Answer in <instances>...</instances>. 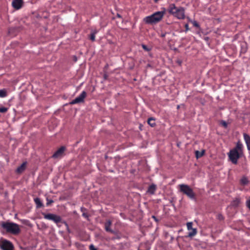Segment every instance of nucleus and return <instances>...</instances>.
Segmentation results:
<instances>
[{"label":"nucleus","instance_id":"f257e3e1","mask_svg":"<svg viewBox=\"0 0 250 250\" xmlns=\"http://www.w3.org/2000/svg\"><path fill=\"white\" fill-rule=\"evenodd\" d=\"M161 11H157L152 15L146 16L144 19V21L146 23L151 25L156 24L159 22L163 19L166 14V8H163Z\"/></svg>","mask_w":250,"mask_h":250},{"label":"nucleus","instance_id":"f03ea898","mask_svg":"<svg viewBox=\"0 0 250 250\" xmlns=\"http://www.w3.org/2000/svg\"><path fill=\"white\" fill-rule=\"evenodd\" d=\"M168 12L178 19L183 20L185 18V9L182 7H177L175 4H170L167 9Z\"/></svg>","mask_w":250,"mask_h":250},{"label":"nucleus","instance_id":"7ed1b4c3","mask_svg":"<svg viewBox=\"0 0 250 250\" xmlns=\"http://www.w3.org/2000/svg\"><path fill=\"white\" fill-rule=\"evenodd\" d=\"M1 226L7 233H9L13 235H17L21 232V229L19 225L15 223L3 222L1 223Z\"/></svg>","mask_w":250,"mask_h":250},{"label":"nucleus","instance_id":"20e7f679","mask_svg":"<svg viewBox=\"0 0 250 250\" xmlns=\"http://www.w3.org/2000/svg\"><path fill=\"white\" fill-rule=\"evenodd\" d=\"M179 187L180 192L186 195L190 199H195V194L189 186L185 184H181L179 185Z\"/></svg>","mask_w":250,"mask_h":250},{"label":"nucleus","instance_id":"39448f33","mask_svg":"<svg viewBox=\"0 0 250 250\" xmlns=\"http://www.w3.org/2000/svg\"><path fill=\"white\" fill-rule=\"evenodd\" d=\"M229 160L234 164H237L238 159L240 157V155L237 149H232L230 150L229 153Z\"/></svg>","mask_w":250,"mask_h":250},{"label":"nucleus","instance_id":"423d86ee","mask_svg":"<svg viewBox=\"0 0 250 250\" xmlns=\"http://www.w3.org/2000/svg\"><path fill=\"white\" fill-rule=\"evenodd\" d=\"M42 214L44 219L53 221L56 224H58L62 221V218L61 216L59 215L52 213L46 214L43 212L42 213Z\"/></svg>","mask_w":250,"mask_h":250},{"label":"nucleus","instance_id":"0eeeda50","mask_svg":"<svg viewBox=\"0 0 250 250\" xmlns=\"http://www.w3.org/2000/svg\"><path fill=\"white\" fill-rule=\"evenodd\" d=\"M2 250H13L14 246L12 243L6 240H3L0 244Z\"/></svg>","mask_w":250,"mask_h":250},{"label":"nucleus","instance_id":"6e6552de","mask_svg":"<svg viewBox=\"0 0 250 250\" xmlns=\"http://www.w3.org/2000/svg\"><path fill=\"white\" fill-rule=\"evenodd\" d=\"M65 150L66 147L65 146H61L53 154L52 157L54 159L61 158L64 155Z\"/></svg>","mask_w":250,"mask_h":250},{"label":"nucleus","instance_id":"1a4fd4ad","mask_svg":"<svg viewBox=\"0 0 250 250\" xmlns=\"http://www.w3.org/2000/svg\"><path fill=\"white\" fill-rule=\"evenodd\" d=\"M86 93L85 91H83L81 94L75 98L74 100H72L70 102L71 104H74L80 103L83 102L84 98L86 97Z\"/></svg>","mask_w":250,"mask_h":250},{"label":"nucleus","instance_id":"9d476101","mask_svg":"<svg viewBox=\"0 0 250 250\" xmlns=\"http://www.w3.org/2000/svg\"><path fill=\"white\" fill-rule=\"evenodd\" d=\"M23 1L22 0H13L12 6L16 9H20L22 5Z\"/></svg>","mask_w":250,"mask_h":250},{"label":"nucleus","instance_id":"9b49d317","mask_svg":"<svg viewBox=\"0 0 250 250\" xmlns=\"http://www.w3.org/2000/svg\"><path fill=\"white\" fill-rule=\"evenodd\" d=\"M243 136L247 148L249 150H250V136L247 133H244Z\"/></svg>","mask_w":250,"mask_h":250},{"label":"nucleus","instance_id":"f8f14e48","mask_svg":"<svg viewBox=\"0 0 250 250\" xmlns=\"http://www.w3.org/2000/svg\"><path fill=\"white\" fill-rule=\"evenodd\" d=\"M112 224V222L108 220L106 221L104 224V228L106 231L113 233V231L110 229V226Z\"/></svg>","mask_w":250,"mask_h":250},{"label":"nucleus","instance_id":"ddd939ff","mask_svg":"<svg viewBox=\"0 0 250 250\" xmlns=\"http://www.w3.org/2000/svg\"><path fill=\"white\" fill-rule=\"evenodd\" d=\"M26 163H23L20 167H19L17 169L16 172L18 173H21L24 171L26 168Z\"/></svg>","mask_w":250,"mask_h":250},{"label":"nucleus","instance_id":"4468645a","mask_svg":"<svg viewBox=\"0 0 250 250\" xmlns=\"http://www.w3.org/2000/svg\"><path fill=\"white\" fill-rule=\"evenodd\" d=\"M156 188V186L154 184H152L148 187L147 192L150 194H154Z\"/></svg>","mask_w":250,"mask_h":250},{"label":"nucleus","instance_id":"2eb2a0df","mask_svg":"<svg viewBox=\"0 0 250 250\" xmlns=\"http://www.w3.org/2000/svg\"><path fill=\"white\" fill-rule=\"evenodd\" d=\"M34 201L36 205L37 208H41L43 206V205L39 198H35Z\"/></svg>","mask_w":250,"mask_h":250},{"label":"nucleus","instance_id":"dca6fc26","mask_svg":"<svg viewBox=\"0 0 250 250\" xmlns=\"http://www.w3.org/2000/svg\"><path fill=\"white\" fill-rule=\"evenodd\" d=\"M148 124L151 127H154L156 125L155 120L152 117L149 118L147 120Z\"/></svg>","mask_w":250,"mask_h":250},{"label":"nucleus","instance_id":"f3484780","mask_svg":"<svg viewBox=\"0 0 250 250\" xmlns=\"http://www.w3.org/2000/svg\"><path fill=\"white\" fill-rule=\"evenodd\" d=\"M98 33V30L95 29L92 31L91 33L89 36V39L92 42L95 40V35Z\"/></svg>","mask_w":250,"mask_h":250},{"label":"nucleus","instance_id":"a211bd4d","mask_svg":"<svg viewBox=\"0 0 250 250\" xmlns=\"http://www.w3.org/2000/svg\"><path fill=\"white\" fill-rule=\"evenodd\" d=\"M240 184L242 186H245L248 184L249 181L246 177H243L240 180Z\"/></svg>","mask_w":250,"mask_h":250},{"label":"nucleus","instance_id":"6ab92c4d","mask_svg":"<svg viewBox=\"0 0 250 250\" xmlns=\"http://www.w3.org/2000/svg\"><path fill=\"white\" fill-rule=\"evenodd\" d=\"M190 230H191V231L189 232V233L188 234V237H192L194 236L195 235H196V234L197 233L196 229H192Z\"/></svg>","mask_w":250,"mask_h":250},{"label":"nucleus","instance_id":"aec40b11","mask_svg":"<svg viewBox=\"0 0 250 250\" xmlns=\"http://www.w3.org/2000/svg\"><path fill=\"white\" fill-rule=\"evenodd\" d=\"M204 153H205L204 150H203L201 151H199L198 150L195 151L196 157L197 158H201L204 155Z\"/></svg>","mask_w":250,"mask_h":250},{"label":"nucleus","instance_id":"412c9836","mask_svg":"<svg viewBox=\"0 0 250 250\" xmlns=\"http://www.w3.org/2000/svg\"><path fill=\"white\" fill-rule=\"evenodd\" d=\"M7 96V92L5 89H3L0 90V97L4 98Z\"/></svg>","mask_w":250,"mask_h":250},{"label":"nucleus","instance_id":"4be33fe9","mask_svg":"<svg viewBox=\"0 0 250 250\" xmlns=\"http://www.w3.org/2000/svg\"><path fill=\"white\" fill-rule=\"evenodd\" d=\"M240 203V199L238 198H236L233 201L231 204L233 206L237 207L238 206Z\"/></svg>","mask_w":250,"mask_h":250},{"label":"nucleus","instance_id":"5701e85b","mask_svg":"<svg viewBox=\"0 0 250 250\" xmlns=\"http://www.w3.org/2000/svg\"><path fill=\"white\" fill-rule=\"evenodd\" d=\"M192 225H193L192 222H188L187 223V229L188 230H190L192 229H194L193 228H192Z\"/></svg>","mask_w":250,"mask_h":250},{"label":"nucleus","instance_id":"b1692460","mask_svg":"<svg viewBox=\"0 0 250 250\" xmlns=\"http://www.w3.org/2000/svg\"><path fill=\"white\" fill-rule=\"evenodd\" d=\"M242 145L239 143H237L236 146L233 149H237V151L241 150L242 148Z\"/></svg>","mask_w":250,"mask_h":250},{"label":"nucleus","instance_id":"393cba45","mask_svg":"<svg viewBox=\"0 0 250 250\" xmlns=\"http://www.w3.org/2000/svg\"><path fill=\"white\" fill-rule=\"evenodd\" d=\"M8 111V108L5 107H0V113H5Z\"/></svg>","mask_w":250,"mask_h":250},{"label":"nucleus","instance_id":"a878e982","mask_svg":"<svg viewBox=\"0 0 250 250\" xmlns=\"http://www.w3.org/2000/svg\"><path fill=\"white\" fill-rule=\"evenodd\" d=\"M63 223H64V224L66 226V230H67V232L68 233H70L71 231H70V229H69V226H68V225L67 224V223L64 221L63 222Z\"/></svg>","mask_w":250,"mask_h":250},{"label":"nucleus","instance_id":"bb28decb","mask_svg":"<svg viewBox=\"0 0 250 250\" xmlns=\"http://www.w3.org/2000/svg\"><path fill=\"white\" fill-rule=\"evenodd\" d=\"M192 24H193V26L196 27L198 28L200 27L199 23L196 21H192Z\"/></svg>","mask_w":250,"mask_h":250},{"label":"nucleus","instance_id":"cd10ccee","mask_svg":"<svg viewBox=\"0 0 250 250\" xmlns=\"http://www.w3.org/2000/svg\"><path fill=\"white\" fill-rule=\"evenodd\" d=\"M47 203H46V206H49L51 203H53V201L52 200H48L47 199Z\"/></svg>","mask_w":250,"mask_h":250},{"label":"nucleus","instance_id":"c85d7f7f","mask_svg":"<svg viewBox=\"0 0 250 250\" xmlns=\"http://www.w3.org/2000/svg\"><path fill=\"white\" fill-rule=\"evenodd\" d=\"M246 205L247 207L249 208L250 210V197L249 200H248L246 202Z\"/></svg>","mask_w":250,"mask_h":250},{"label":"nucleus","instance_id":"c756f323","mask_svg":"<svg viewBox=\"0 0 250 250\" xmlns=\"http://www.w3.org/2000/svg\"><path fill=\"white\" fill-rule=\"evenodd\" d=\"M221 125L224 126L225 127V128H226L228 126V124L227 123L225 122V121H222L221 122Z\"/></svg>","mask_w":250,"mask_h":250},{"label":"nucleus","instance_id":"7c9ffc66","mask_svg":"<svg viewBox=\"0 0 250 250\" xmlns=\"http://www.w3.org/2000/svg\"><path fill=\"white\" fill-rule=\"evenodd\" d=\"M142 48L147 51H148L149 49L148 48V47L145 44H142Z\"/></svg>","mask_w":250,"mask_h":250},{"label":"nucleus","instance_id":"2f4dec72","mask_svg":"<svg viewBox=\"0 0 250 250\" xmlns=\"http://www.w3.org/2000/svg\"><path fill=\"white\" fill-rule=\"evenodd\" d=\"M89 249L90 250H97L94 247L93 245H90V247H89Z\"/></svg>","mask_w":250,"mask_h":250},{"label":"nucleus","instance_id":"473e14b6","mask_svg":"<svg viewBox=\"0 0 250 250\" xmlns=\"http://www.w3.org/2000/svg\"><path fill=\"white\" fill-rule=\"evenodd\" d=\"M185 27L186 28V31H187L189 30L188 25V24H186L185 25Z\"/></svg>","mask_w":250,"mask_h":250},{"label":"nucleus","instance_id":"72a5a7b5","mask_svg":"<svg viewBox=\"0 0 250 250\" xmlns=\"http://www.w3.org/2000/svg\"><path fill=\"white\" fill-rule=\"evenodd\" d=\"M167 34V33L166 32H165V33H162L160 36L162 37V38H165L166 37V35Z\"/></svg>","mask_w":250,"mask_h":250},{"label":"nucleus","instance_id":"f704fd0d","mask_svg":"<svg viewBox=\"0 0 250 250\" xmlns=\"http://www.w3.org/2000/svg\"><path fill=\"white\" fill-rule=\"evenodd\" d=\"M218 219H220V220H222V219H223V216H222V215H221V214L218 215Z\"/></svg>","mask_w":250,"mask_h":250},{"label":"nucleus","instance_id":"c9c22d12","mask_svg":"<svg viewBox=\"0 0 250 250\" xmlns=\"http://www.w3.org/2000/svg\"><path fill=\"white\" fill-rule=\"evenodd\" d=\"M152 218L154 219L155 221H156L157 222L158 221V220L157 219V218H156V217L155 216H153Z\"/></svg>","mask_w":250,"mask_h":250},{"label":"nucleus","instance_id":"e433bc0d","mask_svg":"<svg viewBox=\"0 0 250 250\" xmlns=\"http://www.w3.org/2000/svg\"><path fill=\"white\" fill-rule=\"evenodd\" d=\"M117 17L118 18H121V16L119 14H117Z\"/></svg>","mask_w":250,"mask_h":250},{"label":"nucleus","instance_id":"4c0bfd02","mask_svg":"<svg viewBox=\"0 0 250 250\" xmlns=\"http://www.w3.org/2000/svg\"><path fill=\"white\" fill-rule=\"evenodd\" d=\"M158 1V0H154V1H155V2H157Z\"/></svg>","mask_w":250,"mask_h":250},{"label":"nucleus","instance_id":"58836bf2","mask_svg":"<svg viewBox=\"0 0 250 250\" xmlns=\"http://www.w3.org/2000/svg\"><path fill=\"white\" fill-rule=\"evenodd\" d=\"M74 60H75V61H77V59H76V58L75 57Z\"/></svg>","mask_w":250,"mask_h":250},{"label":"nucleus","instance_id":"ea45409f","mask_svg":"<svg viewBox=\"0 0 250 250\" xmlns=\"http://www.w3.org/2000/svg\"><path fill=\"white\" fill-rule=\"evenodd\" d=\"M83 216H86V215L84 213H83Z\"/></svg>","mask_w":250,"mask_h":250},{"label":"nucleus","instance_id":"a19ab883","mask_svg":"<svg viewBox=\"0 0 250 250\" xmlns=\"http://www.w3.org/2000/svg\"><path fill=\"white\" fill-rule=\"evenodd\" d=\"M249 28H250V25L249 26Z\"/></svg>","mask_w":250,"mask_h":250},{"label":"nucleus","instance_id":"79ce46f5","mask_svg":"<svg viewBox=\"0 0 250 250\" xmlns=\"http://www.w3.org/2000/svg\"><path fill=\"white\" fill-rule=\"evenodd\" d=\"M249 38H250V37H249Z\"/></svg>","mask_w":250,"mask_h":250}]
</instances>
